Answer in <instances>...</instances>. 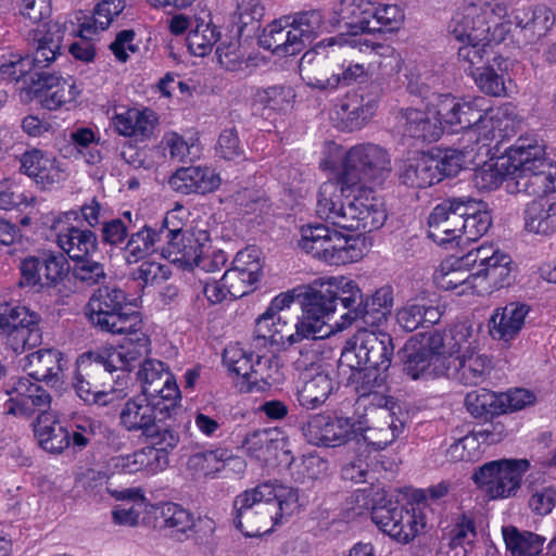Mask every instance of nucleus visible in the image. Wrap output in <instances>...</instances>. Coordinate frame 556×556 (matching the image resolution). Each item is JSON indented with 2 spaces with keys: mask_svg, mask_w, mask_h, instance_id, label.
I'll return each mask as SVG.
<instances>
[{
  "mask_svg": "<svg viewBox=\"0 0 556 556\" xmlns=\"http://www.w3.org/2000/svg\"><path fill=\"white\" fill-rule=\"evenodd\" d=\"M442 312L432 305L426 298L409 300L397 309L396 320L401 328L412 332L419 327H428L439 323Z\"/></svg>",
  "mask_w": 556,
  "mask_h": 556,
  "instance_id": "37",
  "label": "nucleus"
},
{
  "mask_svg": "<svg viewBox=\"0 0 556 556\" xmlns=\"http://www.w3.org/2000/svg\"><path fill=\"white\" fill-rule=\"evenodd\" d=\"M219 175L210 167L189 166L177 169L168 180L173 190L182 194H205L220 186Z\"/></svg>",
  "mask_w": 556,
  "mask_h": 556,
  "instance_id": "32",
  "label": "nucleus"
},
{
  "mask_svg": "<svg viewBox=\"0 0 556 556\" xmlns=\"http://www.w3.org/2000/svg\"><path fill=\"white\" fill-rule=\"evenodd\" d=\"M529 311L528 305L516 302L497 307L489 319L490 336L495 340L510 342L522 329Z\"/></svg>",
  "mask_w": 556,
  "mask_h": 556,
  "instance_id": "34",
  "label": "nucleus"
},
{
  "mask_svg": "<svg viewBox=\"0 0 556 556\" xmlns=\"http://www.w3.org/2000/svg\"><path fill=\"white\" fill-rule=\"evenodd\" d=\"M507 5L496 0L466 1L448 25V31L463 45L458 48V60L471 75L490 64L493 53L491 42L505 39L511 23L505 21Z\"/></svg>",
  "mask_w": 556,
  "mask_h": 556,
  "instance_id": "1",
  "label": "nucleus"
},
{
  "mask_svg": "<svg viewBox=\"0 0 556 556\" xmlns=\"http://www.w3.org/2000/svg\"><path fill=\"white\" fill-rule=\"evenodd\" d=\"M15 401L24 409H37L40 414H50L51 395L47 390L28 378H20L14 384Z\"/></svg>",
  "mask_w": 556,
  "mask_h": 556,
  "instance_id": "53",
  "label": "nucleus"
},
{
  "mask_svg": "<svg viewBox=\"0 0 556 556\" xmlns=\"http://www.w3.org/2000/svg\"><path fill=\"white\" fill-rule=\"evenodd\" d=\"M277 441L271 439L268 430L260 429L245 435L242 447L250 457L265 462L271 452L277 448Z\"/></svg>",
  "mask_w": 556,
  "mask_h": 556,
  "instance_id": "63",
  "label": "nucleus"
},
{
  "mask_svg": "<svg viewBox=\"0 0 556 556\" xmlns=\"http://www.w3.org/2000/svg\"><path fill=\"white\" fill-rule=\"evenodd\" d=\"M467 410L476 418L503 414V402L500 394L488 389H479L467 393L465 397Z\"/></svg>",
  "mask_w": 556,
  "mask_h": 556,
  "instance_id": "56",
  "label": "nucleus"
},
{
  "mask_svg": "<svg viewBox=\"0 0 556 556\" xmlns=\"http://www.w3.org/2000/svg\"><path fill=\"white\" fill-rule=\"evenodd\" d=\"M40 316L26 306L0 304V340L15 354L41 343Z\"/></svg>",
  "mask_w": 556,
  "mask_h": 556,
  "instance_id": "13",
  "label": "nucleus"
},
{
  "mask_svg": "<svg viewBox=\"0 0 556 556\" xmlns=\"http://www.w3.org/2000/svg\"><path fill=\"white\" fill-rule=\"evenodd\" d=\"M356 242L354 236L343 235L324 224H316L301 228L299 247L313 257L339 266L359 257L361 252L356 249Z\"/></svg>",
  "mask_w": 556,
  "mask_h": 556,
  "instance_id": "10",
  "label": "nucleus"
},
{
  "mask_svg": "<svg viewBox=\"0 0 556 556\" xmlns=\"http://www.w3.org/2000/svg\"><path fill=\"white\" fill-rule=\"evenodd\" d=\"M334 381L326 371L312 375L304 374L303 383L298 388L296 400L306 409H315L323 405L334 390Z\"/></svg>",
  "mask_w": 556,
  "mask_h": 556,
  "instance_id": "39",
  "label": "nucleus"
},
{
  "mask_svg": "<svg viewBox=\"0 0 556 556\" xmlns=\"http://www.w3.org/2000/svg\"><path fill=\"white\" fill-rule=\"evenodd\" d=\"M458 262L459 258L443 262L434 278L441 288L457 290V294H464L473 287L471 279L478 278V275L463 270L464 266H459Z\"/></svg>",
  "mask_w": 556,
  "mask_h": 556,
  "instance_id": "52",
  "label": "nucleus"
},
{
  "mask_svg": "<svg viewBox=\"0 0 556 556\" xmlns=\"http://www.w3.org/2000/svg\"><path fill=\"white\" fill-rule=\"evenodd\" d=\"M506 178L510 191L541 197L556 191V165L545 159L536 140L519 138L507 151V157L475 173L478 188L492 190Z\"/></svg>",
  "mask_w": 556,
  "mask_h": 556,
  "instance_id": "2",
  "label": "nucleus"
},
{
  "mask_svg": "<svg viewBox=\"0 0 556 556\" xmlns=\"http://www.w3.org/2000/svg\"><path fill=\"white\" fill-rule=\"evenodd\" d=\"M447 354L448 357L455 356V359L468 354L477 349V340L471 326L459 323L446 331Z\"/></svg>",
  "mask_w": 556,
  "mask_h": 556,
  "instance_id": "60",
  "label": "nucleus"
},
{
  "mask_svg": "<svg viewBox=\"0 0 556 556\" xmlns=\"http://www.w3.org/2000/svg\"><path fill=\"white\" fill-rule=\"evenodd\" d=\"M379 98L380 88L374 84L350 91L334 105L336 118L341 122V127L345 130L359 129L375 114Z\"/></svg>",
  "mask_w": 556,
  "mask_h": 556,
  "instance_id": "23",
  "label": "nucleus"
},
{
  "mask_svg": "<svg viewBox=\"0 0 556 556\" xmlns=\"http://www.w3.org/2000/svg\"><path fill=\"white\" fill-rule=\"evenodd\" d=\"M513 261L509 255L495 250L493 258L489 261V266L479 268L476 271L478 277H484L489 285L500 289L509 286L511 281Z\"/></svg>",
  "mask_w": 556,
  "mask_h": 556,
  "instance_id": "57",
  "label": "nucleus"
},
{
  "mask_svg": "<svg viewBox=\"0 0 556 556\" xmlns=\"http://www.w3.org/2000/svg\"><path fill=\"white\" fill-rule=\"evenodd\" d=\"M406 90L416 97L427 101V105L433 108L435 96H442L434 90L439 78L429 71H421L415 66L406 74Z\"/></svg>",
  "mask_w": 556,
  "mask_h": 556,
  "instance_id": "58",
  "label": "nucleus"
},
{
  "mask_svg": "<svg viewBox=\"0 0 556 556\" xmlns=\"http://www.w3.org/2000/svg\"><path fill=\"white\" fill-rule=\"evenodd\" d=\"M29 89L40 99L42 106L50 111L73 102L80 93L72 77L63 78L45 71L31 76Z\"/></svg>",
  "mask_w": 556,
  "mask_h": 556,
  "instance_id": "27",
  "label": "nucleus"
},
{
  "mask_svg": "<svg viewBox=\"0 0 556 556\" xmlns=\"http://www.w3.org/2000/svg\"><path fill=\"white\" fill-rule=\"evenodd\" d=\"M349 369L351 375L348 381L354 386L359 399L369 400L370 406L376 405L375 395H383L378 389L386 384L389 369L370 368V366Z\"/></svg>",
  "mask_w": 556,
  "mask_h": 556,
  "instance_id": "47",
  "label": "nucleus"
},
{
  "mask_svg": "<svg viewBox=\"0 0 556 556\" xmlns=\"http://www.w3.org/2000/svg\"><path fill=\"white\" fill-rule=\"evenodd\" d=\"M438 163L425 153L409 157L399 168L400 182L410 188H427L438 182Z\"/></svg>",
  "mask_w": 556,
  "mask_h": 556,
  "instance_id": "36",
  "label": "nucleus"
},
{
  "mask_svg": "<svg viewBox=\"0 0 556 556\" xmlns=\"http://www.w3.org/2000/svg\"><path fill=\"white\" fill-rule=\"evenodd\" d=\"M333 45V38L323 40L302 55L299 71L306 86L325 92L338 89V78H334L336 66H339L336 63L337 53L334 50H327V47Z\"/></svg>",
  "mask_w": 556,
  "mask_h": 556,
  "instance_id": "19",
  "label": "nucleus"
},
{
  "mask_svg": "<svg viewBox=\"0 0 556 556\" xmlns=\"http://www.w3.org/2000/svg\"><path fill=\"white\" fill-rule=\"evenodd\" d=\"M293 301L294 295L292 292L280 293L271 300L267 309L256 319L252 342L255 348L285 342L293 344L311 337L315 338L316 325L299 318L294 324L295 333H289V330L285 331L281 328H277V325L281 324L283 314H288L287 309Z\"/></svg>",
  "mask_w": 556,
  "mask_h": 556,
  "instance_id": "11",
  "label": "nucleus"
},
{
  "mask_svg": "<svg viewBox=\"0 0 556 556\" xmlns=\"http://www.w3.org/2000/svg\"><path fill=\"white\" fill-rule=\"evenodd\" d=\"M224 448L210 450L192 454L187 460V468L194 475L215 478L223 470Z\"/></svg>",
  "mask_w": 556,
  "mask_h": 556,
  "instance_id": "61",
  "label": "nucleus"
},
{
  "mask_svg": "<svg viewBox=\"0 0 556 556\" xmlns=\"http://www.w3.org/2000/svg\"><path fill=\"white\" fill-rule=\"evenodd\" d=\"M58 245L72 261L90 256L98 251V237L87 228L68 226L59 231L56 236Z\"/></svg>",
  "mask_w": 556,
  "mask_h": 556,
  "instance_id": "38",
  "label": "nucleus"
},
{
  "mask_svg": "<svg viewBox=\"0 0 556 556\" xmlns=\"http://www.w3.org/2000/svg\"><path fill=\"white\" fill-rule=\"evenodd\" d=\"M293 30L286 26L285 17L267 25L260 36L261 46L278 55H294L302 51L300 43L293 39Z\"/></svg>",
  "mask_w": 556,
  "mask_h": 556,
  "instance_id": "44",
  "label": "nucleus"
},
{
  "mask_svg": "<svg viewBox=\"0 0 556 556\" xmlns=\"http://www.w3.org/2000/svg\"><path fill=\"white\" fill-rule=\"evenodd\" d=\"M298 500V490L277 480L258 483L235 497L233 525L249 538L266 534L291 514Z\"/></svg>",
  "mask_w": 556,
  "mask_h": 556,
  "instance_id": "3",
  "label": "nucleus"
},
{
  "mask_svg": "<svg viewBox=\"0 0 556 556\" xmlns=\"http://www.w3.org/2000/svg\"><path fill=\"white\" fill-rule=\"evenodd\" d=\"M516 26L521 29L528 42H534L545 36L555 23L553 11L539 4L533 8L518 10L515 14Z\"/></svg>",
  "mask_w": 556,
  "mask_h": 556,
  "instance_id": "40",
  "label": "nucleus"
},
{
  "mask_svg": "<svg viewBox=\"0 0 556 556\" xmlns=\"http://www.w3.org/2000/svg\"><path fill=\"white\" fill-rule=\"evenodd\" d=\"M465 195L450 197L437 204L428 217V237L439 245L462 240Z\"/></svg>",
  "mask_w": 556,
  "mask_h": 556,
  "instance_id": "21",
  "label": "nucleus"
},
{
  "mask_svg": "<svg viewBox=\"0 0 556 556\" xmlns=\"http://www.w3.org/2000/svg\"><path fill=\"white\" fill-rule=\"evenodd\" d=\"M210 235L205 230L182 231L161 245V254L173 264L184 269H191L199 265Z\"/></svg>",
  "mask_w": 556,
  "mask_h": 556,
  "instance_id": "26",
  "label": "nucleus"
},
{
  "mask_svg": "<svg viewBox=\"0 0 556 556\" xmlns=\"http://www.w3.org/2000/svg\"><path fill=\"white\" fill-rule=\"evenodd\" d=\"M115 370L106 365L105 356L98 353L84 354L77 361V368L73 378L76 394L87 404L105 406L113 402V389L105 387L113 382L112 374Z\"/></svg>",
  "mask_w": 556,
  "mask_h": 556,
  "instance_id": "14",
  "label": "nucleus"
},
{
  "mask_svg": "<svg viewBox=\"0 0 556 556\" xmlns=\"http://www.w3.org/2000/svg\"><path fill=\"white\" fill-rule=\"evenodd\" d=\"M115 334L125 336L124 342L117 348L104 349L101 352L109 367L115 371H130L136 365L141 364V359L151 351L150 339L143 331L142 318L139 319L138 325L116 331Z\"/></svg>",
  "mask_w": 556,
  "mask_h": 556,
  "instance_id": "25",
  "label": "nucleus"
},
{
  "mask_svg": "<svg viewBox=\"0 0 556 556\" xmlns=\"http://www.w3.org/2000/svg\"><path fill=\"white\" fill-rule=\"evenodd\" d=\"M160 230L154 226L144 225L137 231H129L127 241L123 247L124 256L127 263H136L147 255L161 250L162 240Z\"/></svg>",
  "mask_w": 556,
  "mask_h": 556,
  "instance_id": "46",
  "label": "nucleus"
},
{
  "mask_svg": "<svg viewBox=\"0 0 556 556\" xmlns=\"http://www.w3.org/2000/svg\"><path fill=\"white\" fill-rule=\"evenodd\" d=\"M393 354V339L389 333L361 329L346 341L339 358V368L370 366L389 369Z\"/></svg>",
  "mask_w": 556,
  "mask_h": 556,
  "instance_id": "12",
  "label": "nucleus"
},
{
  "mask_svg": "<svg viewBox=\"0 0 556 556\" xmlns=\"http://www.w3.org/2000/svg\"><path fill=\"white\" fill-rule=\"evenodd\" d=\"M354 516L370 513L371 520L386 534L400 543H408L427 526L426 506L418 504L406 509L397 503L387 500L382 488L369 486L357 490L350 501Z\"/></svg>",
  "mask_w": 556,
  "mask_h": 556,
  "instance_id": "4",
  "label": "nucleus"
},
{
  "mask_svg": "<svg viewBox=\"0 0 556 556\" xmlns=\"http://www.w3.org/2000/svg\"><path fill=\"white\" fill-rule=\"evenodd\" d=\"M355 192L353 187L343 186L340 181L338 174L334 180H327L320 185L317 193L316 214L332 226L342 229V224L346 217V203L342 201L345 198L348 201Z\"/></svg>",
  "mask_w": 556,
  "mask_h": 556,
  "instance_id": "28",
  "label": "nucleus"
},
{
  "mask_svg": "<svg viewBox=\"0 0 556 556\" xmlns=\"http://www.w3.org/2000/svg\"><path fill=\"white\" fill-rule=\"evenodd\" d=\"M466 214L463 216L462 239L477 241L484 236L491 225L492 216L488 205L471 197L465 195Z\"/></svg>",
  "mask_w": 556,
  "mask_h": 556,
  "instance_id": "45",
  "label": "nucleus"
},
{
  "mask_svg": "<svg viewBox=\"0 0 556 556\" xmlns=\"http://www.w3.org/2000/svg\"><path fill=\"white\" fill-rule=\"evenodd\" d=\"M434 100L433 109L437 116L442 125L452 131L484 129L492 119L488 110L482 108V98L465 101L451 93H444L435 96Z\"/></svg>",
  "mask_w": 556,
  "mask_h": 556,
  "instance_id": "17",
  "label": "nucleus"
},
{
  "mask_svg": "<svg viewBox=\"0 0 556 556\" xmlns=\"http://www.w3.org/2000/svg\"><path fill=\"white\" fill-rule=\"evenodd\" d=\"M525 229L541 236L556 232V201L540 199L530 202L523 212Z\"/></svg>",
  "mask_w": 556,
  "mask_h": 556,
  "instance_id": "42",
  "label": "nucleus"
},
{
  "mask_svg": "<svg viewBox=\"0 0 556 556\" xmlns=\"http://www.w3.org/2000/svg\"><path fill=\"white\" fill-rule=\"evenodd\" d=\"M23 281L29 287H56L70 271L67 258L61 252L46 251L21 262Z\"/></svg>",
  "mask_w": 556,
  "mask_h": 556,
  "instance_id": "24",
  "label": "nucleus"
},
{
  "mask_svg": "<svg viewBox=\"0 0 556 556\" xmlns=\"http://www.w3.org/2000/svg\"><path fill=\"white\" fill-rule=\"evenodd\" d=\"M87 315L91 325L110 334L138 325L141 314L128 304L126 292L116 285L97 288L87 303Z\"/></svg>",
  "mask_w": 556,
  "mask_h": 556,
  "instance_id": "8",
  "label": "nucleus"
},
{
  "mask_svg": "<svg viewBox=\"0 0 556 556\" xmlns=\"http://www.w3.org/2000/svg\"><path fill=\"white\" fill-rule=\"evenodd\" d=\"M391 157L388 151L375 143L351 147L342 161L340 181L354 189L366 184L381 185L391 174Z\"/></svg>",
  "mask_w": 556,
  "mask_h": 556,
  "instance_id": "9",
  "label": "nucleus"
},
{
  "mask_svg": "<svg viewBox=\"0 0 556 556\" xmlns=\"http://www.w3.org/2000/svg\"><path fill=\"white\" fill-rule=\"evenodd\" d=\"M363 430L358 418L330 417L324 414L309 416L302 426L303 435L308 443L316 446L336 447L355 440Z\"/></svg>",
  "mask_w": 556,
  "mask_h": 556,
  "instance_id": "18",
  "label": "nucleus"
},
{
  "mask_svg": "<svg viewBox=\"0 0 556 556\" xmlns=\"http://www.w3.org/2000/svg\"><path fill=\"white\" fill-rule=\"evenodd\" d=\"M346 202V217L343 230L371 232L381 228L387 220V211L381 199L367 187L355 189Z\"/></svg>",
  "mask_w": 556,
  "mask_h": 556,
  "instance_id": "20",
  "label": "nucleus"
},
{
  "mask_svg": "<svg viewBox=\"0 0 556 556\" xmlns=\"http://www.w3.org/2000/svg\"><path fill=\"white\" fill-rule=\"evenodd\" d=\"M34 432L40 446L50 453H62L71 444L70 430L55 420L52 414H39Z\"/></svg>",
  "mask_w": 556,
  "mask_h": 556,
  "instance_id": "41",
  "label": "nucleus"
},
{
  "mask_svg": "<svg viewBox=\"0 0 556 556\" xmlns=\"http://www.w3.org/2000/svg\"><path fill=\"white\" fill-rule=\"evenodd\" d=\"M24 369L36 381L56 387L63 381V354L55 349H43L26 356Z\"/></svg>",
  "mask_w": 556,
  "mask_h": 556,
  "instance_id": "35",
  "label": "nucleus"
},
{
  "mask_svg": "<svg viewBox=\"0 0 556 556\" xmlns=\"http://www.w3.org/2000/svg\"><path fill=\"white\" fill-rule=\"evenodd\" d=\"M456 361L455 378L465 386L483 383L492 368L491 359L476 350L471 353L463 354Z\"/></svg>",
  "mask_w": 556,
  "mask_h": 556,
  "instance_id": "49",
  "label": "nucleus"
},
{
  "mask_svg": "<svg viewBox=\"0 0 556 556\" xmlns=\"http://www.w3.org/2000/svg\"><path fill=\"white\" fill-rule=\"evenodd\" d=\"M300 296L303 320L316 325L317 333L319 323L326 324L336 313L341 317L343 312L359 302V287L343 276L329 277L314 280Z\"/></svg>",
  "mask_w": 556,
  "mask_h": 556,
  "instance_id": "5",
  "label": "nucleus"
},
{
  "mask_svg": "<svg viewBox=\"0 0 556 556\" xmlns=\"http://www.w3.org/2000/svg\"><path fill=\"white\" fill-rule=\"evenodd\" d=\"M141 396L151 402L159 403L160 406L168 407V413L175 415L179 408L181 399L179 388L173 375H165L146 386L141 387Z\"/></svg>",
  "mask_w": 556,
  "mask_h": 556,
  "instance_id": "50",
  "label": "nucleus"
},
{
  "mask_svg": "<svg viewBox=\"0 0 556 556\" xmlns=\"http://www.w3.org/2000/svg\"><path fill=\"white\" fill-rule=\"evenodd\" d=\"M375 399L376 405L370 406L366 414L371 425H368V419L358 418V424L363 427L358 435H362V440L368 446L380 451L403 433L405 424L397 416L396 410L400 412L401 407L392 396L375 395Z\"/></svg>",
  "mask_w": 556,
  "mask_h": 556,
  "instance_id": "16",
  "label": "nucleus"
},
{
  "mask_svg": "<svg viewBox=\"0 0 556 556\" xmlns=\"http://www.w3.org/2000/svg\"><path fill=\"white\" fill-rule=\"evenodd\" d=\"M503 539L511 556H538L545 538L530 531H521L514 526L503 527Z\"/></svg>",
  "mask_w": 556,
  "mask_h": 556,
  "instance_id": "51",
  "label": "nucleus"
},
{
  "mask_svg": "<svg viewBox=\"0 0 556 556\" xmlns=\"http://www.w3.org/2000/svg\"><path fill=\"white\" fill-rule=\"evenodd\" d=\"M470 76L482 92L493 97L506 94L504 73H498L493 65L488 64L479 71H472Z\"/></svg>",
  "mask_w": 556,
  "mask_h": 556,
  "instance_id": "64",
  "label": "nucleus"
},
{
  "mask_svg": "<svg viewBox=\"0 0 556 556\" xmlns=\"http://www.w3.org/2000/svg\"><path fill=\"white\" fill-rule=\"evenodd\" d=\"M156 118L150 110L130 109L115 115L113 123L119 135L125 137H149L155 127Z\"/></svg>",
  "mask_w": 556,
  "mask_h": 556,
  "instance_id": "48",
  "label": "nucleus"
},
{
  "mask_svg": "<svg viewBox=\"0 0 556 556\" xmlns=\"http://www.w3.org/2000/svg\"><path fill=\"white\" fill-rule=\"evenodd\" d=\"M65 30V25L59 22L45 24L43 29H37L34 36L36 47L33 55L10 54L5 58L0 65L1 79L18 81L28 76L30 86L31 76L35 73H41L61 54Z\"/></svg>",
  "mask_w": 556,
  "mask_h": 556,
  "instance_id": "7",
  "label": "nucleus"
},
{
  "mask_svg": "<svg viewBox=\"0 0 556 556\" xmlns=\"http://www.w3.org/2000/svg\"><path fill=\"white\" fill-rule=\"evenodd\" d=\"M173 416L168 413V407L137 395L124 404L119 413V424L127 431H140L151 445L173 451L180 440L178 431L166 422Z\"/></svg>",
  "mask_w": 556,
  "mask_h": 556,
  "instance_id": "6",
  "label": "nucleus"
},
{
  "mask_svg": "<svg viewBox=\"0 0 556 556\" xmlns=\"http://www.w3.org/2000/svg\"><path fill=\"white\" fill-rule=\"evenodd\" d=\"M323 22V14L318 10L302 11L285 16L286 26H290L293 30L292 38L299 41L301 49L304 48L305 41L311 42L321 28Z\"/></svg>",
  "mask_w": 556,
  "mask_h": 556,
  "instance_id": "54",
  "label": "nucleus"
},
{
  "mask_svg": "<svg viewBox=\"0 0 556 556\" xmlns=\"http://www.w3.org/2000/svg\"><path fill=\"white\" fill-rule=\"evenodd\" d=\"M530 463L527 459H497L483 464L472 473L477 486L490 500L515 496Z\"/></svg>",
  "mask_w": 556,
  "mask_h": 556,
  "instance_id": "15",
  "label": "nucleus"
},
{
  "mask_svg": "<svg viewBox=\"0 0 556 556\" xmlns=\"http://www.w3.org/2000/svg\"><path fill=\"white\" fill-rule=\"evenodd\" d=\"M72 267V277L76 285L85 288H91L94 286H104L108 278L105 271V265L101 262L86 256L74 261Z\"/></svg>",
  "mask_w": 556,
  "mask_h": 556,
  "instance_id": "59",
  "label": "nucleus"
},
{
  "mask_svg": "<svg viewBox=\"0 0 556 556\" xmlns=\"http://www.w3.org/2000/svg\"><path fill=\"white\" fill-rule=\"evenodd\" d=\"M255 355L254 352L247 351L239 344H233L224 350L223 362L230 371L241 376L249 383Z\"/></svg>",
  "mask_w": 556,
  "mask_h": 556,
  "instance_id": "62",
  "label": "nucleus"
},
{
  "mask_svg": "<svg viewBox=\"0 0 556 556\" xmlns=\"http://www.w3.org/2000/svg\"><path fill=\"white\" fill-rule=\"evenodd\" d=\"M163 525L170 531V535L178 541L184 540L194 527L191 513L175 503H165L161 507Z\"/></svg>",
  "mask_w": 556,
  "mask_h": 556,
  "instance_id": "55",
  "label": "nucleus"
},
{
  "mask_svg": "<svg viewBox=\"0 0 556 556\" xmlns=\"http://www.w3.org/2000/svg\"><path fill=\"white\" fill-rule=\"evenodd\" d=\"M450 365L446 359L431 356L418 342H409L404 348L403 370L413 380L435 379L450 376Z\"/></svg>",
  "mask_w": 556,
  "mask_h": 556,
  "instance_id": "30",
  "label": "nucleus"
},
{
  "mask_svg": "<svg viewBox=\"0 0 556 556\" xmlns=\"http://www.w3.org/2000/svg\"><path fill=\"white\" fill-rule=\"evenodd\" d=\"M337 14L339 23L352 35L369 33L374 3L368 0H341Z\"/></svg>",
  "mask_w": 556,
  "mask_h": 556,
  "instance_id": "43",
  "label": "nucleus"
},
{
  "mask_svg": "<svg viewBox=\"0 0 556 556\" xmlns=\"http://www.w3.org/2000/svg\"><path fill=\"white\" fill-rule=\"evenodd\" d=\"M393 302L394 294L391 286H383L365 299L359 289V302L343 312L341 321H337L336 326L339 329H345L361 321L364 326L379 327L387 321Z\"/></svg>",
  "mask_w": 556,
  "mask_h": 556,
  "instance_id": "22",
  "label": "nucleus"
},
{
  "mask_svg": "<svg viewBox=\"0 0 556 556\" xmlns=\"http://www.w3.org/2000/svg\"><path fill=\"white\" fill-rule=\"evenodd\" d=\"M396 119L402 135L414 140L416 144L435 142L443 134L441 119L431 118L418 109H403L397 113Z\"/></svg>",
  "mask_w": 556,
  "mask_h": 556,
  "instance_id": "29",
  "label": "nucleus"
},
{
  "mask_svg": "<svg viewBox=\"0 0 556 556\" xmlns=\"http://www.w3.org/2000/svg\"><path fill=\"white\" fill-rule=\"evenodd\" d=\"M20 170L43 187L63 179V170L56 159L36 148L27 150L21 155Z\"/></svg>",
  "mask_w": 556,
  "mask_h": 556,
  "instance_id": "33",
  "label": "nucleus"
},
{
  "mask_svg": "<svg viewBox=\"0 0 556 556\" xmlns=\"http://www.w3.org/2000/svg\"><path fill=\"white\" fill-rule=\"evenodd\" d=\"M168 452L155 445L146 446L134 453L110 458L109 466L121 473H136L142 470L154 473L167 467Z\"/></svg>",
  "mask_w": 556,
  "mask_h": 556,
  "instance_id": "31",
  "label": "nucleus"
}]
</instances>
